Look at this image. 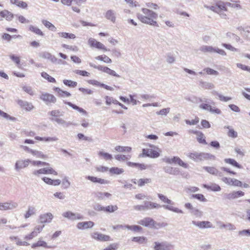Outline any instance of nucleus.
<instances>
[{"label":"nucleus","mask_w":250,"mask_h":250,"mask_svg":"<svg viewBox=\"0 0 250 250\" xmlns=\"http://www.w3.org/2000/svg\"><path fill=\"white\" fill-rule=\"evenodd\" d=\"M40 98L46 104H49L51 103L55 104L57 101V99L54 95L48 93H42Z\"/></svg>","instance_id":"obj_9"},{"label":"nucleus","mask_w":250,"mask_h":250,"mask_svg":"<svg viewBox=\"0 0 250 250\" xmlns=\"http://www.w3.org/2000/svg\"><path fill=\"white\" fill-rule=\"evenodd\" d=\"M41 75L43 78L47 80L49 82H51V83H55L56 82V80L54 78L49 76L47 73H46L45 72H42L41 73Z\"/></svg>","instance_id":"obj_51"},{"label":"nucleus","mask_w":250,"mask_h":250,"mask_svg":"<svg viewBox=\"0 0 250 250\" xmlns=\"http://www.w3.org/2000/svg\"><path fill=\"white\" fill-rule=\"evenodd\" d=\"M188 157L195 162H200L205 160H215L214 155L206 152L193 151L186 154Z\"/></svg>","instance_id":"obj_2"},{"label":"nucleus","mask_w":250,"mask_h":250,"mask_svg":"<svg viewBox=\"0 0 250 250\" xmlns=\"http://www.w3.org/2000/svg\"><path fill=\"white\" fill-rule=\"evenodd\" d=\"M192 224L201 229L213 228L211 223L209 221H192Z\"/></svg>","instance_id":"obj_14"},{"label":"nucleus","mask_w":250,"mask_h":250,"mask_svg":"<svg viewBox=\"0 0 250 250\" xmlns=\"http://www.w3.org/2000/svg\"><path fill=\"white\" fill-rule=\"evenodd\" d=\"M9 57L13 62H14L16 63L18 67L19 68H20V66H19V65L20 64V57L16 56L14 54L10 55L9 56Z\"/></svg>","instance_id":"obj_53"},{"label":"nucleus","mask_w":250,"mask_h":250,"mask_svg":"<svg viewBox=\"0 0 250 250\" xmlns=\"http://www.w3.org/2000/svg\"><path fill=\"white\" fill-rule=\"evenodd\" d=\"M151 182L150 178L140 179L137 181V184L139 187H142L145 184H147Z\"/></svg>","instance_id":"obj_42"},{"label":"nucleus","mask_w":250,"mask_h":250,"mask_svg":"<svg viewBox=\"0 0 250 250\" xmlns=\"http://www.w3.org/2000/svg\"><path fill=\"white\" fill-rule=\"evenodd\" d=\"M10 2L16 5L17 6L21 7L22 8H26L27 7V4L25 2L20 1L19 0H10Z\"/></svg>","instance_id":"obj_36"},{"label":"nucleus","mask_w":250,"mask_h":250,"mask_svg":"<svg viewBox=\"0 0 250 250\" xmlns=\"http://www.w3.org/2000/svg\"><path fill=\"white\" fill-rule=\"evenodd\" d=\"M115 149L118 152H130L131 150V148L129 146H117Z\"/></svg>","instance_id":"obj_47"},{"label":"nucleus","mask_w":250,"mask_h":250,"mask_svg":"<svg viewBox=\"0 0 250 250\" xmlns=\"http://www.w3.org/2000/svg\"><path fill=\"white\" fill-rule=\"evenodd\" d=\"M54 90L60 96L62 97H70L71 96V94L70 93L65 91H63L59 87H55Z\"/></svg>","instance_id":"obj_41"},{"label":"nucleus","mask_w":250,"mask_h":250,"mask_svg":"<svg viewBox=\"0 0 250 250\" xmlns=\"http://www.w3.org/2000/svg\"><path fill=\"white\" fill-rule=\"evenodd\" d=\"M204 188L213 191H219L221 190L220 187L216 184H211L210 185H203Z\"/></svg>","instance_id":"obj_30"},{"label":"nucleus","mask_w":250,"mask_h":250,"mask_svg":"<svg viewBox=\"0 0 250 250\" xmlns=\"http://www.w3.org/2000/svg\"><path fill=\"white\" fill-rule=\"evenodd\" d=\"M29 30L39 36H44L43 32L39 28L32 25L29 26Z\"/></svg>","instance_id":"obj_34"},{"label":"nucleus","mask_w":250,"mask_h":250,"mask_svg":"<svg viewBox=\"0 0 250 250\" xmlns=\"http://www.w3.org/2000/svg\"><path fill=\"white\" fill-rule=\"evenodd\" d=\"M118 207L116 205H110L104 207V212L112 213L118 209Z\"/></svg>","instance_id":"obj_44"},{"label":"nucleus","mask_w":250,"mask_h":250,"mask_svg":"<svg viewBox=\"0 0 250 250\" xmlns=\"http://www.w3.org/2000/svg\"><path fill=\"white\" fill-rule=\"evenodd\" d=\"M63 83L65 85L70 87H75L77 85V83L71 80H64Z\"/></svg>","instance_id":"obj_49"},{"label":"nucleus","mask_w":250,"mask_h":250,"mask_svg":"<svg viewBox=\"0 0 250 250\" xmlns=\"http://www.w3.org/2000/svg\"><path fill=\"white\" fill-rule=\"evenodd\" d=\"M109 171L112 174L119 175L123 173L124 172V170L123 168L117 167H113L110 168Z\"/></svg>","instance_id":"obj_43"},{"label":"nucleus","mask_w":250,"mask_h":250,"mask_svg":"<svg viewBox=\"0 0 250 250\" xmlns=\"http://www.w3.org/2000/svg\"><path fill=\"white\" fill-rule=\"evenodd\" d=\"M89 64L91 67H92L94 68L97 69L98 70L102 71L103 72H104L106 73L107 72V71L108 70V67H106V66H102V65L98 66V65H96L93 64L92 62H90L89 63Z\"/></svg>","instance_id":"obj_40"},{"label":"nucleus","mask_w":250,"mask_h":250,"mask_svg":"<svg viewBox=\"0 0 250 250\" xmlns=\"http://www.w3.org/2000/svg\"><path fill=\"white\" fill-rule=\"evenodd\" d=\"M244 195V192L242 191H233L225 194V198L229 200L234 199Z\"/></svg>","instance_id":"obj_22"},{"label":"nucleus","mask_w":250,"mask_h":250,"mask_svg":"<svg viewBox=\"0 0 250 250\" xmlns=\"http://www.w3.org/2000/svg\"><path fill=\"white\" fill-rule=\"evenodd\" d=\"M193 133L197 135V140L199 143L204 145H207V142H206L204 137V135L202 132L198 131H194Z\"/></svg>","instance_id":"obj_28"},{"label":"nucleus","mask_w":250,"mask_h":250,"mask_svg":"<svg viewBox=\"0 0 250 250\" xmlns=\"http://www.w3.org/2000/svg\"><path fill=\"white\" fill-rule=\"evenodd\" d=\"M204 7L215 13L218 14L222 18L226 19L227 15L223 12L222 10H225L223 2L221 1H218L214 6L204 5Z\"/></svg>","instance_id":"obj_6"},{"label":"nucleus","mask_w":250,"mask_h":250,"mask_svg":"<svg viewBox=\"0 0 250 250\" xmlns=\"http://www.w3.org/2000/svg\"><path fill=\"white\" fill-rule=\"evenodd\" d=\"M143 14L137 13L138 19L143 23L149 24L154 26L158 27L156 20L158 18V14L154 11L146 8H142Z\"/></svg>","instance_id":"obj_1"},{"label":"nucleus","mask_w":250,"mask_h":250,"mask_svg":"<svg viewBox=\"0 0 250 250\" xmlns=\"http://www.w3.org/2000/svg\"><path fill=\"white\" fill-rule=\"evenodd\" d=\"M200 85L202 88L206 89H211L214 87V84L209 82L201 81Z\"/></svg>","instance_id":"obj_35"},{"label":"nucleus","mask_w":250,"mask_h":250,"mask_svg":"<svg viewBox=\"0 0 250 250\" xmlns=\"http://www.w3.org/2000/svg\"><path fill=\"white\" fill-rule=\"evenodd\" d=\"M221 45L224 47H225L226 49H228V50H229L231 51H233V52H236L238 51L237 49H236V48L234 47L233 46H232L231 44H227V43H223L221 44Z\"/></svg>","instance_id":"obj_60"},{"label":"nucleus","mask_w":250,"mask_h":250,"mask_svg":"<svg viewBox=\"0 0 250 250\" xmlns=\"http://www.w3.org/2000/svg\"><path fill=\"white\" fill-rule=\"evenodd\" d=\"M192 197L194 198H196L197 200L202 201V202H206L207 199L205 198L204 196L202 194H192Z\"/></svg>","instance_id":"obj_58"},{"label":"nucleus","mask_w":250,"mask_h":250,"mask_svg":"<svg viewBox=\"0 0 250 250\" xmlns=\"http://www.w3.org/2000/svg\"><path fill=\"white\" fill-rule=\"evenodd\" d=\"M151 247L153 250H171L174 246L170 243L164 241H155Z\"/></svg>","instance_id":"obj_8"},{"label":"nucleus","mask_w":250,"mask_h":250,"mask_svg":"<svg viewBox=\"0 0 250 250\" xmlns=\"http://www.w3.org/2000/svg\"><path fill=\"white\" fill-rule=\"evenodd\" d=\"M204 71H206L208 74L212 75H218L219 73L218 71L214 70L210 68H206L204 69Z\"/></svg>","instance_id":"obj_57"},{"label":"nucleus","mask_w":250,"mask_h":250,"mask_svg":"<svg viewBox=\"0 0 250 250\" xmlns=\"http://www.w3.org/2000/svg\"><path fill=\"white\" fill-rule=\"evenodd\" d=\"M115 158L116 160L118 161H125L128 159H129L130 158V156H126L125 155H120L118 154L115 156Z\"/></svg>","instance_id":"obj_59"},{"label":"nucleus","mask_w":250,"mask_h":250,"mask_svg":"<svg viewBox=\"0 0 250 250\" xmlns=\"http://www.w3.org/2000/svg\"><path fill=\"white\" fill-rule=\"evenodd\" d=\"M48 115L49 116V119L51 121L56 122L59 125L65 126H68L72 125L71 122H67L61 118V117L63 116V112L61 111L60 110H53L48 112Z\"/></svg>","instance_id":"obj_3"},{"label":"nucleus","mask_w":250,"mask_h":250,"mask_svg":"<svg viewBox=\"0 0 250 250\" xmlns=\"http://www.w3.org/2000/svg\"><path fill=\"white\" fill-rule=\"evenodd\" d=\"M30 162L29 159L18 160L15 163V169L17 171H19L21 169L27 167Z\"/></svg>","instance_id":"obj_13"},{"label":"nucleus","mask_w":250,"mask_h":250,"mask_svg":"<svg viewBox=\"0 0 250 250\" xmlns=\"http://www.w3.org/2000/svg\"><path fill=\"white\" fill-rule=\"evenodd\" d=\"M93 238L101 241H108L110 240V236L97 232L91 234Z\"/></svg>","instance_id":"obj_18"},{"label":"nucleus","mask_w":250,"mask_h":250,"mask_svg":"<svg viewBox=\"0 0 250 250\" xmlns=\"http://www.w3.org/2000/svg\"><path fill=\"white\" fill-rule=\"evenodd\" d=\"M237 29L240 32V34L243 38L250 41V26L244 27L241 26L238 27Z\"/></svg>","instance_id":"obj_15"},{"label":"nucleus","mask_w":250,"mask_h":250,"mask_svg":"<svg viewBox=\"0 0 250 250\" xmlns=\"http://www.w3.org/2000/svg\"><path fill=\"white\" fill-rule=\"evenodd\" d=\"M38 247H43L47 248H51L50 246H48L47 245V243L45 241L41 240V239L38 240L37 243H33L31 246L32 248H35Z\"/></svg>","instance_id":"obj_32"},{"label":"nucleus","mask_w":250,"mask_h":250,"mask_svg":"<svg viewBox=\"0 0 250 250\" xmlns=\"http://www.w3.org/2000/svg\"><path fill=\"white\" fill-rule=\"evenodd\" d=\"M190 213L197 218H200L202 217L203 215L202 211L194 208H193V209H192L191 211H190Z\"/></svg>","instance_id":"obj_48"},{"label":"nucleus","mask_w":250,"mask_h":250,"mask_svg":"<svg viewBox=\"0 0 250 250\" xmlns=\"http://www.w3.org/2000/svg\"><path fill=\"white\" fill-rule=\"evenodd\" d=\"M132 241L137 242L140 244L146 243L147 242V239L146 237L144 236H139V237H134L132 239Z\"/></svg>","instance_id":"obj_39"},{"label":"nucleus","mask_w":250,"mask_h":250,"mask_svg":"<svg viewBox=\"0 0 250 250\" xmlns=\"http://www.w3.org/2000/svg\"><path fill=\"white\" fill-rule=\"evenodd\" d=\"M236 66L238 68H239L243 70L247 71L250 72V66L243 64L240 63H237L236 64Z\"/></svg>","instance_id":"obj_62"},{"label":"nucleus","mask_w":250,"mask_h":250,"mask_svg":"<svg viewBox=\"0 0 250 250\" xmlns=\"http://www.w3.org/2000/svg\"><path fill=\"white\" fill-rule=\"evenodd\" d=\"M22 90L30 95H34V92L32 88L30 86H23L22 87Z\"/></svg>","instance_id":"obj_55"},{"label":"nucleus","mask_w":250,"mask_h":250,"mask_svg":"<svg viewBox=\"0 0 250 250\" xmlns=\"http://www.w3.org/2000/svg\"><path fill=\"white\" fill-rule=\"evenodd\" d=\"M144 203L145 204V205H146V210H149V209H153V208L158 209V208H160L163 207L164 208H165L166 209H167V210H168L170 211H172L174 212L178 213H184L183 211L181 209H180L177 208H175L174 207L170 206V205H163L162 206L159 204L151 202L150 201H144Z\"/></svg>","instance_id":"obj_4"},{"label":"nucleus","mask_w":250,"mask_h":250,"mask_svg":"<svg viewBox=\"0 0 250 250\" xmlns=\"http://www.w3.org/2000/svg\"><path fill=\"white\" fill-rule=\"evenodd\" d=\"M199 50L204 53H218L223 56L227 55L226 52L217 47L210 45H202L199 48Z\"/></svg>","instance_id":"obj_7"},{"label":"nucleus","mask_w":250,"mask_h":250,"mask_svg":"<svg viewBox=\"0 0 250 250\" xmlns=\"http://www.w3.org/2000/svg\"><path fill=\"white\" fill-rule=\"evenodd\" d=\"M8 210L13 209L16 208L18 206V204L14 201H10L7 202Z\"/></svg>","instance_id":"obj_56"},{"label":"nucleus","mask_w":250,"mask_h":250,"mask_svg":"<svg viewBox=\"0 0 250 250\" xmlns=\"http://www.w3.org/2000/svg\"><path fill=\"white\" fill-rule=\"evenodd\" d=\"M36 209L33 206H29L28 207V209L24 214V218L27 219L32 215L36 214Z\"/></svg>","instance_id":"obj_29"},{"label":"nucleus","mask_w":250,"mask_h":250,"mask_svg":"<svg viewBox=\"0 0 250 250\" xmlns=\"http://www.w3.org/2000/svg\"><path fill=\"white\" fill-rule=\"evenodd\" d=\"M31 154L36 156L37 158H47V156L44 155L43 153L41 151H39L38 150H33L31 151Z\"/></svg>","instance_id":"obj_46"},{"label":"nucleus","mask_w":250,"mask_h":250,"mask_svg":"<svg viewBox=\"0 0 250 250\" xmlns=\"http://www.w3.org/2000/svg\"><path fill=\"white\" fill-rule=\"evenodd\" d=\"M40 57L42 58L48 59L53 63L60 64L62 63L61 60L58 59L54 55L48 52H43L41 53L40 55Z\"/></svg>","instance_id":"obj_11"},{"label":"nucleus","mask_w":250,"mask_h":250,"mask_svg":"<svg viewBox=\"0 0 250 250\" xmlns=\"http://www.w3.org/2000/svg\"><path fill=\"white\" fill-rule=\"evenodd\" d=\"M53 218V214L50 212L41 214L40 217V221L41 223H50Z\"/></svg>","instance_id":"obj_19"},{"label":"nucleus","mask_w":250,"mask_h":250,"mask_svg":"<svg viewBox=\"0 0 250 250\" xmlns=\"http://www.w3.org/2000/svg\"><path fill=\"white\" fill-rule=\"evenodd\" d=\"M62 215L69 220H81L83 219V216L79 213H73L70 211H67L63 212Z\"/></svg>","instance_id":"obj_12"},{"label":"nucleus","mask_w":250,"mask_h":250,"mask_svg":"<svg viewBox=\"0 0 250 250\" xmlns=\"http://www.w3.org/2000/svg\"><path fill=\"white\" fill-rule=\"evenodd\" d=\"M224 161L226 163L229 164L236 167L239 168H242V166L233 159L226 158L225 159Z\"/></svg>","instance_id":"obj_33"},{"label":"nucleus","mask_w":250,"mask_h":250,"mask_svg":"<svg viewBox=\"0 0 250 250\" xmlns=\"http://www.w3.org/2000/svg\"><path fill=\"white\" fill-rule=\"evenodd\" d=\"M164 171L169 174L177 175L180 174V169L177 167H172L170 166H166L163 167Z\"/></svg>","instance_id":"obj_24"},{"label":"nucleus","mask_w":250,"mask_h":250,"mask_svg":"<svg viewBox=\"0 0 250 250\" xmlns=\"http://www.w3.org/2000/svg\"><path fill=\"white\" fill-rule=\"evenodd\" d=\"M73 72L83 76H89L90 75L89 72L84 70H75L73 71Z\"/></svg>","instance_id":"obj_61"},{"label":"nucleus","mask_w":250,"mask_h":250,"mask_svg":"<svg viewBox=\"0 0 250 250\" xmlns=\"http://www.w3.org/2000/svg\"><path fill=\"white\" fill-rule=\"evenodd\" d=\"M58 34L60 37L64 38H69V39H75L76 38V36L72 33H68L66 32H62L58 33Z\"/></svg>","instance_id":"obj_45"},{"label":"nucleus","mask_w":250,"mask_h":250,"mask_svg":"<svg viewBox=\"0 0 250 250\" xmlns=\"http://www.w3.org/2000/svg\"><path fill=\"white\" fill-rule=\"evenodd\" d=\"M143 156H148L151 158H157L159 156V153L156 150L153 149H143Z\"/></svg>","instance_id":"obj_17"},{"label":"nucleus","mask_w":250,"mask_h":250,"mask_svg":"<svg viewBox=\"0 0 250 250\" xmlns=\"http://www.w3.org/2000/svg\"><path fill=\"white\" fill-rule=\"evenodd\" d=\"M118 245L116 243H113L110 244L109 246L106 247L103 250H116L118 249Z\"/></svg>","instance_id":"obj_64"},{"label":"nucleus","mask_w":250,"mask_h":250,"mask_svg":"<svg viewBox=\"0 0 250 250\" xmlns=\"http://www.w3.org/2000/svg\"><path fill=\"white\" fill-rule=\"evenodd\" d=\"M125 228L131 230L134 232L141 231L143 229V228L137 225L129 226L128 225H125Z\"/></svg>","instance_id":"obj_37"},{"label":"nucleus","mask_w":250,"mask_h":250,"mask_svg":"<svg viewBox=\"0 0 250 250\" xmlns=\"http://www.w3.org/2000/svg\"><path fill=\"white\" fill-rule=\"evenodd\" d=\"M88 44L91 47H94L99 49H102L104 51H107V48L104 45L99 42H97L94 39L90 38L88 40Z\"/></svg>","instance_id":"obj_16"},{"label":"nucleus","mask_w":250,"mask_h":250,"mask_svg":"<svg viewBox=\"0 0 250 250\" xmlns=\"http://www.w3.org/2000/svg\"><path fill=\"white\" fill-rule=\"evenodd\" d=\"M238 234V235L241 237H249L250 236V228L249 229L239 231Z\"/></svg>","instance_id":"obj_52"},{"label":"nucleus","mask_w":250,"mask_h":250,"mask_svg":"<svg viewBox=\"0 0 250 250\" xmlns=\"http://www.w3.org/2000/svg\"><path fill=\"white\" fill-rule=\"evenodd\" d=\"M33 174L35 175L38 176L41 174H51L54 175H57L58 173L54 169L51 167H46L41 168L39 170H36L33 171Z\"/></svg>","instance_id":"obj_10"},{"label":"nucleus","mask_w":250,"mask_h":250,"mask_svg":"<svg viewBox=\"0 0 250 250\" xmlns=\"http://www.w3.org/2000/svg\"><path fill=\"white\" fill-rule=\"evenodd\" d=\"M137 223L144 227L155 229L164 227L167 225L164 223H157L152 218L148 217H145L143 219L139 220Z\"/></svg>","instance_id":"obj_5"},{"label":"nucleus","mask_w":250,"mask_h":250,"mask_svg":"<svg viewBox=\"0 0 250 250\" xmlns=\"http://www.w3.org/2000/svg\"><path fill=\"white\" fill-rule=\"evenodd\" d=\"M0 16L5 18L7 21H11L14 15L9 11L4 10L0 12Z\"/></svg>","instance_id":"obj_26"},{"label":"nucleus","mask_w":250,"mask_h":250,"mask_svg":"<svg viewBox=\"0 0 250 250\" xmlns=\"http://www.w3.org/2000/svg\"><path fill=\"white\" fill-rule=\"evenodd\" d=\"M94 225L92 221H86L79 222L77 225V227L79 229H87L92 228Z\"/></svg>","instance_id":"obj_20"},{"label":"nucleus","mask_w":250,"mask_h":250,"mask_svg":"<svg viewBox=\"0 0 250 250\" xmlns=\"http://www.w3.org/2000/svg\"><path fill=\"white\" fill-rule=\"evenodd\" d=\"M18 104L27 111H30L34 107L31 103L21 100H18Z\"/></svg>","instance_id":"obj_25"},{"label":"nucleus","mask_w":250,"mask_h":250,"mask_svg":"<svg viewBox=\"0 0 250 250\" xmlns=\"http://www.w3.org/2000/svg\"><path fill=\"white\" fill-rule=\"evenodd\" d=\"M166 61L168 63H172L175 61V58L171 53L167 54Z\"/></svg>","instance_id":"obj_54"},{"label":"nucleus","mask_w":250,"mask_h":250,"mask_svg":"<svg viewBox=\"0 0 250 250\" xmlns=\"http://www.w3.org/2000/svg\"><path fill=\"white\" fill-rule=\"evenodd\" d=\"M203 169L209 173L215 175L217 172V169L214 167H204Z\"/></svg>","instance_id":"obj_50"},{"label":"nucleus","mask_w":250,"mask_h":250,"mask_svg":"<svg viewBox=\"0 0 250 250\" xmlns=\"http://www.w3.org/2000/svg\"><path fill=\"white\" fill-rule=\"evenodd\" d=\"M111 194L108 192H97L95 193V197L98 200H104L105 198H109Z\"/></svg>","instance_id":"obj_27"},{"label":"nucleus","mask_w":250,"mask_h":250,"mask_svg":"<svg viewBox=\"0 0 250 250\" xmlns=\"http://www.w3.org/2000/svg\"><path fill=\"white\" fill-rule=\"evenodd\" d=\"M86 179L91 181V182L95 183H99L103 185L108 184L110 182L107 180L98 178L94 176H87L86 177Z\"/></svg>","instance_id":"obj_21"},{"label":"nucleus","mask_w":250,"mask_h":250,"mask_svg":"<svg viewBox=\"0 0 250 250\" xmlns=\"http://www.w3.org/2000/svg\"><path fill=\"white\" fill-rule=\"evenodd\" d=\"M158 197L163 202L167 203V204H168V205H173L174 204L171 200L168 199L166 196L162 194L158 193Z\"/></svg>","instance_id":"obj_38"},{"label":"nucleus","mask_w":250,"mask_h":250,"mask_svg":"<svg viewBox=\"0 0 250 250\" xmlns=\"http://www.w3.org/2000/svg\"><path fill=\"white\" fill-rule=\"evenodd\" d=\"M98 155L101 158L104 159L105 161L110 160L113 158L112 155L111 154L107 152H104L103 151H99Z\"/></svg>","instance_id":"obj_31"},{"label":"nucleus","mask_w":250,"mask_h":250,"mask_svg":"<svg viewBox=\"0 0 250 250\" xmlns=\"http://www.w3.org/2000/svg\"><path fill=\"white\" fill-rule=\"evenodd\" d=\"M62 185L63 186L64 188H67L69 187L70 183L68 181V178L67 177H65L62 179Z\"/></svg>","instance_id":"obj_63"},{"label":"nucleus","mask_w":250,"mask_h":250,"mask_svg":"<svg viewBox=\"0 0 250 250\" xmlns=\"http://www.w3.org/2000/svg\"><path fill=\"white\" fill-rule=\"evenodd\" d=\"M105 18L113 23H115L116 19V13L113 10H108L105 14Z\"/></svg>","instance_id":"obj_23"}]
</instances>
